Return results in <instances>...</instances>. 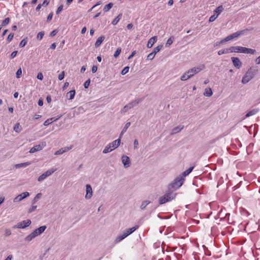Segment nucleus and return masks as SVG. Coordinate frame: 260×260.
Here are the masks:
<instances>
[{
    "label": "nucleus",
    "mask_w": 260,
    "mask_h": 260,
    "mask_svg": "<svg viewBox=\"0 0 260 260\" xmlns=\"http://www.w3.org/2000/svg\"><path fill=\"white\" fill-rule=\"evenodd\" d=\"M257 72V69L254 68H250L242 77V83L244 84L247 83L254 77Z\"/></svg>",
    "instance_id": "nucleus-1"
},
{
    "label": "nucleus",
    "mask_w": 260,
    "mask_h": 260,
    "mask_svg": "<svg viewBox=\"0 0 260 260\" xmlns=\"http://www.w3.org/2000/svg\"><path fill=\"white\" fill-rule=\"evenodd\" d=\"M185 180L184 178L181 177L180 176L177 177L170 184H169L168 189L176 190L180 187Z\"/></svg>",
    "instance_id": "nucleus-2"
},
{
    "label": "nucleus",
    "mask_w": 260,
    "mask_h": 260,
    "mask_svg": "<svg viewBox=\"0 0 260 260\" xmlns=\"http://www.w3.org/2000/svg\"><path fill=\"white\" fill-rule=\"evenodd\" d=\"M120 139H118L110 143L105 147L103 151V153L106 154L117 148L120 145Z\"/></svg>",
    "instance_id": "nucleus-3"
},
{
    "label": "nucleus",
    "mask_w": 260,
    "mask_h": 260,
    "mask_svg": "<svg viewBox=\"0 0 260 260\" xmlns=\"http://www.w3.org/2000/svg\"><path fill=\"white\" fill-rule=\"evenodd\" d=\"M204 64H202L201 66L193 67L191 69L188 70L187 71H186L187 73L188 74V75H187V78H190L194 75L202 71L203 69H204Z\"/></svg>",
    "instance_id": "nucleus-4"
},
{
    "label": "nucleus",
    "mask_w": 260,
    "mask_h": 260,
    "mask_svg": "<svg viewBox=\"0 0 260 260\" xmlns=\"http://www.w3.org/2000/svg\"><path fill=\"white\" fill-rule=\"evenodd\" d=\"M56 171V169L51 168V169L48 170L45 172L43 173L41 175H40L38 178V182H42L44 180H45L47 177L50 176L51 174H52L54 172Z\"/></svg>",
    "instance_id": "nucleus-5"
},
{
    "label": "nucleus",
    "mask_w": 260,
    "mask_h": 260,
    "mask_svg": "<svg viewBox=\"0 0 260 260\" xmlns=\"http://www.w3.org/2000/svg\"><path fill=\"white\" fill-rule=\"evenodd\" d=\"M252 29H253L252 27L247 28L245 29L240 30V31H238L236 32H234V33L227 36L226 38H227L228 41H230L232 39H234L239 37V36H240L241 35H243L246 31H250V30H252Z\"/></svg>",
    "instance_id": "nucleus-6"
},
{
    "label": "nucleus",
    "mask_w": 260,
    "mask_h": 260,
    "mask_svg": "<svg viewBox=\"0 0 260 260\" xmlns=\"http://www.w3.org/2000/svg\"><path fill=\"white\" fill-rule=\"evenodd\" d=\"M31 222L30 219H27L17 223V224L14 225L13 228L14 229H24L29 226Z\"/></svg>",
    "instance_id": "nucleus-7"
},
{
    "label": "nucleus",
    "mask_w": 260,
    "mask_h": 260,
    "mask_svg": "<svg viewBox=\"0 0 260 260\" xmlns=\"http://www.w3.org/2000/svg\"><path fill=\"white\" fill-rule=\"evenodd\" d=\"M162 47L163 46L162 45H160L155 47L153 49L152 52L148 55L147 57V59L152 60L154 58L155 54L160 51Z\"/></svg>",
    "instance_id": "nucleus-8"
},
{
    "label": "nucleus",
    "mask_w": 260,
    "mask_h": 260,
    "mask_svg": "<svg viewBox=\"0 0 260 260\" xmlns=\"http://www.w3.org/2000/svg\"><path fill=\"white\" fill-rule=\"evenodd\" d=\"M121 161L125 168L129 167L131 165L129 157L125 155H123L122 156Z\"/></svg>",
    "instance_id": "nucleus-9"
},
{
    "label": "nucleus",
    "mask_w": 260,
    "mask_h": 260,
    "mask_svg": "<svg viewBox=\"0 0 260 260\" xmlns=\"http://www.w3.org/2000/svg\"><path fill=\"white\" fill-rule=\"evenodd\" d=\"M29 195V192H24L18 196H17L16 197H15L14 199V202H18L22 200L23 199L26 198V197H28Z\"/></svg>",
    "instance_id": "nucleus-10"
},
{
    "label": "nucleus",
    "mask_w": 260,
    "mask_h": 260,
    "mask_svg": "<svg viewBox=\"0 0 260 260\" xmlns=\"http://www.w3.org/2000/svg\"><path fill=\"white\" fill-rule=\"evenodd\" d=\"M92 196V189L90 184L86 185V194L85 198L86 199H90Z\"/></svg>",
    "instance_id": "nucleus-11"
},
{
    "label": "nucleus",
    "mask_w": 260,
    "mask_h": 260,
    "mask_svg": "<svg viewBox=\"0 0 260 260\" xmlns=\"http://www.w3.org/2000/svg\"><path fill=\"white\" fill-rule=\"evenodd\" d=\"M73 147V145H71L69 147H65L61 148L60 149H59L58 150L56 151L54 153V154L55 155H58L62 154L63 153L66 152L70 150L71 149H72Z\"/></svg>",
    "instance_id": "nucleus-12"
},
{
    "label": "nucleus",
    "mask_w": 260,
    "mask_h": 260,
    "mask_svg": "<svg viewBox=\"0 0 260 260\" xmlns=\"http://www.w3.org/2000/svg\"><path fill=\"white\" fill-rule=\"evenodd\" d=\"M232 61L234 66L237 69H240L242 67V62L240 59L238 57H232L231 58Z\"/></svg>",
    "instance_id": "nucleus-13"
},
{
    "label": "nucleus",
    "mask_w": 260,
    "mask_h": 260,
    "mask_svg": "<svg viewBox=\"0 0 260 260\" xmlns=\"http://www.w3.org/2000/svg\"><path fill=\"white\" fill-rule=\"evenodd\" d=\"M176 195V193H173L172 190L169 189L168 191L165 194H164V196L166 198V199H168V200L171 201V200L175 199Z\"/></svg>",
    "instance_id": "nucleus-14"
},
{
    "label": "nucleus",
    "mask_w": 260,
    "mask_h": 260,
    "mask_svg": "<svg viewBox=\"0 0 260 260\" xmlns=\"http://www.w3.org/2000/svg\"><path fill=\"white\" fill-rule=\"evenodd\" d=\"M46 228L47 227L46 225L41 226L39 228L35 229L33 232L35 233L36 236H38L42 234L46 229Z\"/></svg>",
    "instance_id": "nucleus-15"
},
{
    "label": "nucleus",
    "mask_w": 260,
    "mask_h": 260,
    "mask_svg": "<svg viewBox=\"0 0 260 260\" xmlns=\"http://www.w3.org/2000/svg\"><path fill=\"white\" fill-rule=\"evenodd\" d=\"M243 47L241 46H232L229 48L231 52L242 53Z\"/></svg>",
    "instance_id": "nucleus-16"
},
{
    "label": "nucleus",
    "mask_w": 260,
    "mask_h": 260,
    "mask_svg": "<svg viewBox=\"0 0 260 260\" xmlns=\"http://www.w3.org/2000/svg\"><path fill=\"white\" fill-rule=\"evenodd\" d=\"M157 38L156 36L151 37L148 42L147 47L148 48H150L152 47L153 44L157 41Z\"/></svg>",
    "instance_id": "nucleus-17"
},
{
    "label": "nucleus",
    "mask_w": 260,
    "mask_h": 260,
    "mask_svg": "<svg viewBox=\"0 0 260 260\" xmlns=\"http://www.w3.org/2000/svg\"><path fill=\"white\" fill-rule=\"evenodd\" d=\"M139 226L138 225H136L134 227L132 228L126 229L124 231V233L128 236L133 232H134L137 229L139 228Z\"/></svg>",
    "instance_id": "nucleus-18"
},
{
    "label": "nucleus",
    "mask_w": 260,
    "mask_h": 260,
    "mask_svg": "<svg viewBox=\"0 0 260 260\" xmlns=\"http://www.w3.org/2000/svg\"><path fill=\"white\" fill-rule=\"evenodd\" d=\"M258 111H259L258 108L252 109L249 110V111H248V112L245 115V118H247L250 116H253V115H255V114H256Z\"/></svg>",
    "instance_id": "nucleus-19"
},
{
    "label": "nucleus",
    "mask_w": 260,
    "mask_h": 260,
    "mask_svg": "<svg viewBox=\"0 0 260 260\" xmlns=\"http://www.w3.org/2000/svg\"><path fill=\"white\" fill-rule=\"evenodd\" d=\"M193 168V167H189L188 169L182 172V174L180 175V176L181 177H182L183 178H184L185 177L189 175L192 172Z\"/></svg>",
    "instance_id": "nucleus-20"
},
{
    "label": "nucleus",
    "mask_w": 260,
    "mask_h": 260,
    "mask_svg": "<svg viewBox=\"0 0 260 260\" xmlns=\"http://www.w3.org/2000/svg\"><path fill=\"white\" fill-rule=\"evenodd\" d=\"M184 127L183 125H179L173 128L171 133V135H174L180 132Z\"/></svg>",
    "instance_id": "nucleus-21"
},
{
    "label": "nucleus",
    "mask_w": 260,
    "mask_h": 260,
    "mask_svg": "<svg viewBox=\"0 0 260 260\" xmlns=\"http://www.w3.org/2000/svg\"><path fill=\"white\" fill-rule=\"evenodd\" d=\"M43 149V147L40 145H37L32 147L30 150L29 153H34L37 151H40Z\"/></svg>",
    "instance_id": "nucleus-22"
},
{
    "label": "nucleus",
    "mask_w": 260,
    "mask_h": 260,
    "mask_svg": "<svg viewBox=\"0 0 260 260\" xmlns=\"http://www.w3.org/2000/svg\"><path fill=\"white\" fill-rule=\"evenodd\" d=\"M105 38L104 36H102L98 38L94 44L95 48L99 47L101 45Z\"/></svg>",
    "instance_id": "nucleus-23"
},
{
    "label": "nucleus",
    "mask_w": 260,
    "mask_h": 260,
    "mask_svg": "<svg viewBox=\"0 0 260 260\" xmlns=\"http://www.w3.org/2000/svg\"><path fill=\"white\" fill-rule=\"evenodd\" d=\"M242 49H243L242 50L243 53L254 54V53L256 52L255 50H254V49L247 48L244 47H243Z\"/></svg>",
    "instance_id": "nucleus-24"
},
{
    "label": "nucleus",
    "mask_w": 260,
    "mask_h": 260,
    "mask_svg": "<svg viewBox=\"0 0 260 260\" xmlns=\"http://www.w3.org/2000/svg\"><path fill=\"white\" fill-rule=\"evenodd\" d=\"M75 93V90L73 89L67 93L66 96L69 100H72L74 98Z\"/></svg>",
    "instance_id": "nucleus-25"
},
{
    "label": "nucleus",
    "mask_w": 260,
    "mask_h": 260,
    "mask_svg": "<svg viewBox=\"0 0 260 260\" xmlns=\"http://www.w3.org/2000/svg\"><path fill=\"white\" fill-rule=\"evenodd\" d=\"M127 237V236L126 235V234L124 233V232H123L122 234L118 236L116 238L115 242L116 243H119Z\"/></svg>",
    "instance_id": "nucleus-26"
},
{
    "label": "nucleus",
    "mask_w": 260,
    "mask_h": 260,
    "mask_svg": "<svg viewBox=\"0 0 260 260\" xmlns=\"http://www.w3.org/2000/svg\"><path fill=\"white\" fill-rule=\"evenodd\" d=\"M22 129V127L19 123H16L13 127V130L17 133H20Z\"/></svg>",
    "instance_id": "nucleus-27"
},
{
    "label": "nucleus",
    "mask_w": 260,
    "mask_h": 260,
    "mask_svg": "<svg viewBox=\"0 0 260 260\" xmlns=\"http://www.w3.org/2000/svg\"><path fill=\"white\" fill-rule=\"evenodd\" d=\"M36 236V234L34 232L31 233L29 235H28L27 236H26L25 238V240L27 241H30L32 240L34 238H35Z\"/></svg>",
    "instance_id": "nucleus-28"
},
{
    "label": "nucleus",
    "mask_w": 260,
    "mask_h": 260,
    "mask_svg": "<svg viewBox=\"0 0 260 260\" xmlns=\"http://www.w3.org/2000/svg\"><path fill=\"white\" fill-rule=\"evenodd\" d=\"M10 18L7 17V18H5V19H4L2 21V22L1 24L0 27H2V28L4 26H6L10 23Z\"/></svg>",
    "instance_id": "nucleus-29"
},
{
    "label": "nucleus",
    "mask_w": 260,
    "mask_h": 260,
    "mask_svg": "<svg viewBox=\"0 0 260 260\" xmlns=\"http://www.w3.org/2000/svg\"><path fill=\"white\" fill-rule=\"evenodd\" d=\"M224 9L222 5H220L217 7L215 10L214 11V12L215 14H216V15L218 16L221 12H222L223 11Z\"/></svg>",
    "instance_id": "nucleus-30"
},
{
    "label": "nucleus",
    "mask_w": 260,
    "mask_h": 260,
    "mask_svg": "<svg viewBox=\"0 0 260 260\" xmlns=\"http://www.w3.org/2000/svg\"><path fill=\"white\" fill-rule=\"evenodd\" d=\"M122 14H119L112 22V24L113 25H115L117 24L119 21L121 19Z\"/></svg>",
    "instance_id": "nucleus-31"
},
{
    "label": "nucleus",
    "mask_w": 260,
    "mask_h": 260,
    "mask_svg": "<svg viewBox=\"0 0 260 260\" xmlns=\"http://www.w3.org/2000/svg\"><path fill=\"white\" fill-rule=\"evenodd\" d=\"M113 4L112 3H109L107 5H106L104 7L103 11L105 12L109 11L113 7Z\"/></svg>",
    "instance_id": "nucleus-32"
},
{
    "label": "nucleus",
    "mask_w": 260,
    "mask_h": 260,
    "mask_svg": "<svg viewBox=\"0 0 260 260\" xmlns=\"http://www.w3.org/2000/svg\"><path fill=\"white\" fill-rule=\"evenodd\" d=\"M42 196V193H37L31 201L32 205H34L35 204H36V202L38 201V200L39 199H40Z\"/></svg>",
    "instance_id": "nucleus-33"
},
{
    "label": "nucleus",
    "mask_w": 260,
    "mask_h": 260,
    "mask_svg": "<svg viewBox=\"0 0 260 260\" xmlns=\"http://www.w3.org/2000/svg\"><path fill=\"white\" fill-rule=\"evenodd\" d=\"M231 53V50H229V48H226V49H221V50H220L218 51V54L219 55H222L223 54H226V53Z\"/></svg>",
    "instance_id": "nucleus-34"
},
{
    "label": "nucleus",
    "mask_w": 260,
    "mask_h": 260,
    "mask_svg": "<svg viewBox=\"0 0 260 260\" xmlns=\"http://www.w3.org/2000/svg\"><path fill=\"white\" fill-rule=\"evenodd\" d=\"M144 98H141L140 99H138L137 100H134L132 101L131 102L133 104V107L136 106L138 105L139 103L142 102V101L144 100Z\"/></svg>",
    "instance_id": "nucleus-35"
},
{
    "label": "nucleus",
    "mask_w": 260,
    "mask_h": 260,
    "mask_svg": "<svg viewBox=\"0 0 260 260\" xmlns=\"http://www.w3.org/2000/svg\"><path fill=\"white\" fill-rule=\"evenodd\" d=\"M174 40V37L173 36H171L170 38H169L166 43V47H169L172 43Z\"/></svg>",
    "instance_id": "nucleus-36"
},
{
    "label": "nucleus",
    "mask_w": 260,
    "mask_h": 260,
    "mask_svg": "<svg viewBox=\"0 0 260 260\" xmlns=\"http://www.w3.org/2000/svg\"><path fill=\"white\" fill-rule=\"evenodd\" d=\"M212 94H213L211 88H209L208 89H206L204 93V95L208 96V97L211 96L212 95Z\"/></svg>",
    "instance_id": "nucleus-37"
},
{
    "label": "nucleus",
    "mask_w": 260,
    "mask_h": 260,
    "mask_svg": "<svg viewBox=\"0 0 260 260\" xmlns=\"http://www.w3.org/2000/svg\"><path fill=\"white\" fill-rule=\"evenodd\" d=\"M27 38H25L23 40H22L20 43H19V47L21 48L24 47L27 43Z\"/></svg>",
    "instance_id": "nucleus-38"
},
{
    "label": "nucleus",
    "mask_w": 260,
    "mask_h": 260,
    "mask_svg": "<svg viewBox=\"0 0 260 260\" xmlns=\"http://www.w3.org/2000/svg\"><path fill=\"white\" fill-rule=\"evenodd\" d=\"M168 202H169V201L168 200V199H166V198L164 196L160 197L159 199V204L160 205L164 204Z\"/></svg>",
    "instance_id": "nucleus-39"
},
{
    "label": "nucleus",
    "mask_w": 260,
    "mask_h": 260,
    "mask_svg": "<svg viewBox=\"0 0 260 260\" xmlns=\"http://www.w3.org/2000/svg\"><path fill=\"white\" fill-rule=\"evenodd\" d=\"M150 203V202L149 201H144L142 203L141 205V209L142 210L145 209L146 206Z\"/></svg>",
    "instance_id": "nucleus-40"
},
{
    "label": "nucleus",
    "mask_w": 260,
    "mask_h": 260,
    "mask_svg": "<svg viewBox=\"0 0 260 260\" xmlns=\"http://www.w3.org/2000/svg\"><path fill=\"white\" fill-rule=\"evenodd\" d=\"M30 163L29 162H25L23 163H21L19 164H17L16 165V168H20V167H25L28 165H29Z\"/></svg>",
    "instance_id": "nucleus-41"
},
{
    "label": "nucleus",
    "mask_w": 260,
    "mask_h": 260,
    "mask_svg": "<svg viewBox=\"0 0 260 260\" xmlns=\"http://www.w3.org/2000/svg\"><path fill=\"white\" fill-rule=\"evenodd\" d=\"M121 51V48L120 47L117 48L116 51L115 52V53L114 54V57L116 58H117L118 57V56L119 55Z\"/></svg>",
    "instance_id": "nucleus-42"
},
{
    "label": "nucleus",
    "mask_w": 260,
    "mask_h": 260,
    "mask_svg": "<svg viewBox=\"0 0 260 260\" xmlns=\"http://www.w3.org/2000/svg\"><path fill=\"white\" fill-rule=\"evenodd\" d=\"M44 35V31H40L38 33V35H37V38L38 40H41L43 37Z\"/></svg>",
    "instance_id": "nucleus-43"
},
{
    "label": "nucleus",
    "mask_w": 260,
    "mask_h": 260,
    "mask_svg": "<svg viewBox=\"0 0 260 260\" xmlns=\"http://www.w3.org/2000/svg\"><path fill=\"white\" fill-rule=\"evenodd\" d=\"M129 68L128 66L124 67L121 72V75H125L127 73H128V72L129 71Z\"/></svg>",
    "instance_id": "nucleus-44"
},
{
    "label": "nucleus",
    "mask_w": 260,
    "mask_h": 260,
    "mask_svg": "<svg viewBox=\"0 0 260 260\" xmlns=\"http://www.w3.org/2000/svg\"><path fill=\"white\" fill-rule=\"evenodd\" d=\"M217 17L218 16L214 14V15L210 16V17L209 18V21L210 22H213L217 18Z\"/></svg>",
    "instance_id": "nucleus-45"
},
{
    "label": "nucleus",
    "mask_w": 260,
    "mask_h": 260,
    "mask_svg": "<svg viewBox=\"0 0 260 260\" xmlns=\"http://www.w3.org/2000/svg\"><path fill=\"white\" fill-rule=\"evenodd\" d=\"M14 34L13 33H10L7 39V40L8 42H10L13 39Z\"/></svg>",
    "instance_id": "nucleus-46"
},
{
    "label": "nucleus",
    "mask_w": 260,
    "mask_h": 260,
    "mask_svg": "<svg viewBox=\"0 0 260 260\" xmlns=\"http://www.w3.org/2000/svg\"><path fill=\"white\" fill-rule=\"evenodd\" d=\"M21 74H22V70H21V68H19L17 70V71L16 72V78H19L20 77V76H21Z\"/></svg>",
    "instance_id": "nucleus-47"
},
{
    "label": "nucleus",
    "mask_w": 260,
    "mask_h": 260,
    "mask_svg": "<svg viewBox=\"0 0 260 260\" xmlns=\"http://www.w3.org/2000/svg\"><path fill=\"white\" fill-rule=\"evenodd\" d=\"M37 207V206L36 205H32V206L31 207V208H30L28 210V213H31L32 212H33L34 211H35Z\"/></svg>",
    "instance_id": "nucleus-48"
},
{
    "label": "nucleus",
    "mask_w": 260,
    "mask_h": 260,
    "mask_svg": "<svg viewBox=\"0 0 260 260\" xmlns=\"http://www.w3.org/2000/svg\"><path fill=\"white\" fill-rule=\"evenodd\" d=\"M90 83V80L89 79H88L87 80H86L83 84L84 88H88L89 86Z\"/></svg>",
    "instance_id": "nucleus-49"
},
{
    "label": "nucleus",
    "mask_w": 260,
    "mask_h": 260,
    "mask_svg": "<svg viewBox=\"0 0 260 260\" xmlns=\"http://www.w3.org/2000/svg\"><path fill=\"white\" fill-rule=\"evenodd\" d=\"M58 31V30H57V29H54V30H52V31L50 32V35H49L50 37H54V36H55L57 34Z\"/></svg>",
    "instance_id": "nucleus-50"
},
{
    "label": "nucleus",
    "mask_w": 260,
    "mask_h": 260,
    "mask_svg": "<svg viewBox=\"0 0 260 260\" xmlns=\"http://www.w3.org/2000/svg\"><path fill=\"white\" fill-rule=\"evenodd\" d=\"M188 75V74L187 73V72H186L184 74H183V75L181 77V80L182 81H185L187 79H188L189 78H187V75Z\"/></svg>",
    "instance_id": "nucleus-51"
},
{
    "label": "nucleus",
    "mask_w": 260,
    "mask_h": 260,
    "mask_svg": "<svg viewBox=\"0 0 260 260\" xmlns=\"http://www.w3.org/2000/svg\"><path fill=\"white\" fill-rule=\"evenodd\" d=\"M62 9H63V5H61L58 7V8L56 11V14L57 15H58L61 12V11L62 10Z\"/></svg>",
    "instance_id": "nucleus-52"
},
{
    "label": "nucleus",
    "mask_w": 260,
    "mask_h": 260,
    "mask_svg": "<svg viewBox=\"0 0 260 260\" xmlns=\"http://www.w3.org/2000/svg\"><path fill=\"white\" fill-rule=\"evenodd\" d=\"M51 120L52 119H47L45 121L43 124L45 126H48V125L52 123V121H51Z\"/></svg>",
    "instance_id": "nucleus-53"
},
{
    "label": "nucleus",
    "mask_w": 260,
    "mask_h": 260,
    "mask_svg": "<svg viewBox=\"0 0 260 260\" xmlns=\"http://www.w3.org/2000/svg\"><path fill=\"white\" fill-rule=\"evenodd\" d=\"M130 125H131V122H127L125 124L124 127L122 129L123 130V131L126 132L127 129H128V128L129 127Z\"/></svg>",
    "instance_id": "nucleus-54"
},
{
    "label": "nucleus",
    "mask_w": 260,
    "mask_h": 260,
    "mask_svg": "<svg viewBox=\"0 0 260 260\" xmlns=\"http://www.w3.org/2000/svg\"><path fill=\"white\" fill-rule=\"evenodd\" d=\"M64 77V72L62 71L61 74L58 75V78L59 80H62Z\"/></svg>",
    "instance_id": "nucleus-55"
},
{
    "label": "nucleus",
    "mask_w": 260,
    "mask_h": 260,
    "mask_svg": "<svg viewBox=\"0 0 260 260\" xmlns=\"http://www.w3.org/2000/svg\"><path fill=\"white\" fill-rule=\"evenodd\" d=\"M53 15V12H51L48 15V17L47 18V22H49L50 21H51V20L52 19Z\"/></svg>",
    "instance_id": "nucleus-56"
},
{
    "label": "nucleus",
    "mask_w": 260,
    "mask_h": 260,
    "mask_svg": "<svg viewBox=\"0 0 260 260\" xmlns=\"http://www.w3.org/2000/svg\"><path fill=\"white\" fill-rule=\"evenodd\" d=\"M129 109L128 108V106L126 105L124 106V107L121 109V113H125Z\"/></svg>",
    "instance_id": "nucleus-57"
},
{
    "label": "nucleus",
    "mask_w": 260,
    "mask_h": 260,
    "mask_svg": "<svg viewBox=\"0 0 260 260\" xmlns=\"http://www.w3.org/2000/svg\"><path fill=\"white\" fill-rule=\"evenodd\" d=\"M5 235L6 236H9L11 235V231L10 229H6L5 231Z\"/></svg>",
    "instance_id": "nucleus-58"
},
{
    "label": "nucleus",
    "mask_w": 260,
    "mask_h": 260,
    "mask_svg": "<svg viewBox=\"0 0 260 260\" xmlns=\"http://www.w3.org/2000/svg\"><path fill=\"white\" fill-rule=\"evenodd\" d=\"M49 0H44L41 5L42 7H46L49 3Z\"/></svg>",
    "instance_id": "nucleus-59"
},
{
    "label": "nucleus",
    "mask_w": 260,
    "mask_h": 260,
    "mask_svg": "<svg viewBox=\"0 0 260 260\" xmlns=\"http://www.w3.org/2000/svg\"><path fill=\"white\" fill-rule=\"evenodd\" d=\"M37 78L38 79H39L40 80H42L43 79V75L42 73H38L37 75Z\"/></svg>",
    "instance_id": "nucleus-60"
},
{
    "label": "nucleus",
    "mask_w": 260,
    "mask_h": 260,
    "mask_svg": "<svg viewBox=\"0 0 260 260\" xmlns=\"http://www.w3.org/2000/svg\"><path fill=\"white\" fill-rule=\"evenodd\" d=\"M17 52H18L17 51H14L12 52V53H11V54L10 55L11 58L13 59L14 57H15L17 54Z\"/></svg>",
    "instance_id": "nucleus-61"
},
{
    "label": "nucleus",
    "mask_w": 260,
    "mask_h": 260,
    "mask_svg": "<svg viewBox=\"0 0 260 260\" xmlns=\"http://www.w3.org/2000/svg\"><path fill=\"white\" fill-rule=\"evenodd\" d=\"M138 145H139V142H138V140L135 139L134 142V148L135 149L137 148V146Z\"/></svg>",
    "instance_id": "nucleus-62"
},
{
    "label": "nucleus",
    "mask_w": 260,
    "mask_h": 260,
    "mask_svg": "<svg viewBox=\"0 0 260 260\" xmlns=\"http://www.w3.org/2000/svg\"><path fill=\"white\" fill-rule=\"evenodd\" d=\"M38 104L39 106H42L43 105V100L42 98H40Z\"/></svg>",
    "instance_id": "nucleus-63"
},
{
    "label": "nucleus",
    "mask_w": 260,
    "mask_h": 260,
    "mask_svg": "<svg viewBox=\"0 0 260 260\" xmlns=\"http://www.w3.org/2000/svg\"><path fill=\"white\" fill-rule=\"evenodd\" d=\"M98 70V67L96 66H93L92 67V73H95Z\"/></svg>",
    "instance_id": "nucleus-64"
}]
</instances>
